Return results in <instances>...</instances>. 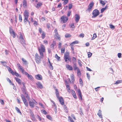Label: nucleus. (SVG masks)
Masks as SVG:
<instances>
[{"label":"nucleus","instance_id":"1","mask_svg":"<svg viewBox=\"0 0 122 122\" xmlns=\"http://www.w3.org/2000/svg\"><path fill=\"white\" fill-rule=\"evenodd\" d=\"M38 49L40 55V57L38 54L36 53L35 54V58L36 62L39 64L41 62V58H43V53L45 52V50L44 46L42 44L41 45L40 47H38Z\"/></svg>","mask_w":122,"mask_h":122},{"label":"nucleus","instance_id":"2","mask_svg":"<svg viewBox=\"0 0 122 122\" xmlns=\"http://www.w3.org/2000/svg\"><path fill=\"white\" fill-rule=\"evenodd\" d=\"M22 84L23 85V86L21 88L24 94L25 95L26 97L28 98V95L26 89V88L25 86V83L23 82Z\"/></svg>","mask_w":122,"mask_h":122},{"label":"nucleus","instance_id":"3","mask_svg":"<svg viewBox=\"0 0 122 122\" xmlns=\"http://www.w3.org/2000/svg\"><path fill=\"white\" fill-rule=\"evenodd\" d=\"M99 12L98 10L97 9H95L92 12V14L93 15L92 16V18H94L96 17L99 15Z\"/></svg>","mask_w":122,"mask_h":122},{"label":"nucleus","instance_id":"4","mask_svg":"<svg viewBox=\"0 0 122 122\" xmlns=\"http://www.w3.org/2000/svg\"><path fill=\"white\" fill-rule=\"evenodd\" d=\"M29 104L31 107L33 108L34 107L35 105H36L37 104V103L35 100L33 99L32 101H29Z\"/></svg>","mask_w":122,"mask_h":122},{"label":"nucleus","instance_id":"5","mask_svg":"<svg viewBox=\"0 0 122 122\" xmlns=\"http://www.w3.org/2000/svg\"><path fill=\"white\" fill-rule=\"evenodd\" d=\"M21 97L25 105L27 107H28V103L27 102L25 98L24 95L22 94L21 95Z\"/></svg>","mask_w":122,"mask_h":122},{"label":"nucleus","instance_id":"6","mask_svg":"<svg viewBox=\"0 0 122 122\" xmlns=\"http://www.w3.org/2000/svg\"><path fill=\"white\" fill-rule=\"evenodd\" d=\"M68 18L66 16H63L61 18V22L62 23L66 22L68 20Z\"/></svg>","mask_w":122,"mask_h":122},{"label":"nucleus","instance_id":"7","mask_svg":"<svg viewBox=\"0 0 122 122\" xmlns=\"http://www.w3.org/2000/svg\"><path fill=\"white\" fill-rule=\"evenodd\" d=\"M55 34L54 35V37L60 40V38L59 35L58 34L57 31V30L56 29L54 30Z\"/></svg>","mask_w":122,"mask_h":122},{"label":"nucleus","instance_id":"8","mask_svg":"<svg viewBox=\"0 0 122 122\" xmlns=\"http://www.w3.org/2000/svg\"><path fill=\"white\" fill-rule=\"evenodd\" d=\"M20 43L23 45H25V42L23 38V36L22 34H20Z\"/></svg>","mask_w":122,"mask_h":122},{"label":"nucleus","instance_id":"9","mask_svg":"<svg viewBox=\"0 0 122 122\" xmlns=\"http://www.w3.org/2000/svg\"><path fill=\"white\" fill-rule=\"evenodd\" d=\"M94 3L93 2H92L90 3L88 6V7L87 9V10L89 12L91 11L93 6Z\"/></svg>","mask_w":122,"mask_h":122},{"label":"nucleus","instance_id":"10","mask_svg":"<svg viewBox=\"0 0 122 122\" xmlns=\"http://www.w3.org/2000/svg\"><path fill=\"white\" fill-rule=\"evenodd\" d=\"M17 66L18 68L21 71L22 73L23 74H24L25 73V72H26L24 71V70L22 66H21L19 63H18L17 64Z\"/></svg>","mask_w":122,"mask_h":122},{"label":"nucleus","instance_id":"11","mask_svg":"<svg viewBox=\"0 0 122 122\" xmlns=\"http://www.w3.org/2000/svg\"><path fill=\"white\" fill-rule=\"evenodd\" d=\"M25 73L24 74L27 76L28 79L31 80H33V78L31 75L29 74L27 72H25Z\"/></svg>","mask_w":122,"mask_h":122},{"label":"nucleus","instance_id":"12","mask_svg":"<svg viewBox=\"0 0 122 122\" xmlns=\"http://www.w3.org/2000/svg\"><path fill=\"white\" fill-rule=\"evenodd\" d=\"M35 77L36 79L39 80H41L42 79V76L39 74L36 75L35 76Z\"/></svg>","mask_w":122,"mask_h":122},{"label":"nucleus","instance_id":"13","mask_svg":"<svg viewBox=\"0 0 122 122\" xmlns=\"http://www.w3.org/2000/svg\"><path fill=\"white\" fill-rule=\"evenodd\" d=\"M29 12L26 10H25L24 13V18H28L29 16Z\"/></svg>","mask_w":122,"mask_h":122},{"label":"nucleus","instance_id":"14","mask_svg":"<svg viewBox=\"0 0 122 122\" xmlns=\"http://www.w3.org/2000/svg\"><path fill=\"white\" fill-rule=\"evenodd\" d=\"M77 92L78 94V96L80 99L81 100H82V95L81 93V92L80 90L79 89L77 91Z\"/></svg>","mask_w":122,"mask_h":122},{"label":"nucleus","instance_id":"15","mask_svg":"<svg viewBox=\"0 0 122 122\" xmlns=\"http://www.w3.org/2000/svg\"><path fill=\"white\" fill-rule=\"evenodd\" d=\"M36 84L38 88L42 89L43 88V86L42 84L40 82H37L36 83Z\"/></svg>","mask_w":122,"mask_h":122},{"label":"nucleus","instance_id":"16","mask_svg":"<svg viewBox=\"0 0 122 122\" xmlns=\"http://www.w3.org/2000/svg\"><path fill=\"white\" fill-rule=\"evenodd\" d=\"M59 100V101L60 102V103L61 105H63L64 104V100L61 97H60L59 98H58Z\"/></svg>","mask_w":122,"mask_h":122},{"label":"nucleus","instance_id":"17","mask_svg":"<svg viewBox=\"0 0 122 122\" xmlns=\"http://www.w3.org/2000/svg\"><path fill=\"white\" fill-rule=\"evenodd\" d=\"M10 32L11 35L14 38H15V33L14 32L12 29H10Z\"/></svg>","mask_w":122,"mask_h":122},{"label":"nucleus","instance_id":"18","mask_svg":"<svg viewBox=\"0 0 122 122\" xmlns=\"http://www.w3.org/2000/svg\"><path fill=\"white\" fill-rule=\"evenodd\" d=\"M75 20L76 23H78L80 19V17L78 15L76 14V15L75 17Z\"/></svg>","mask_w":122,"mask_h":122},{"label":"nucleus","instance_id":"19","mask_svg":"<svg viewBox=\"0 0 122 122\" xmlns=\"http://www.w3.org/2000/svg\"><path fill=\"white\" fill-rule=\"evenodd\" d=\"M66 66L67 69L69 70H73L72 67L69 65L67 64Z\"/></svg>","mask_w":122,"mask_h":122},{"label":"nucleus","instance_id":"20","mask_svg":"<svg viewBox=\"0 0 122 122\" xmlns=\"http://www.w3.org/2000/svg\"><path fill=\"white\" fill-rule=\"evenodd\" d=\"M102 111L100 110H99L97 113V115L99 116L101 118H102V115L101 113Z\"/></svg>","mask_w":122,"mask_h":122},{"label":"nucleus","instance_id":"21","mask_svg":"<svg viewBox=\"0 0 122 122\" xmlns=\"http://www.w3.org/2000/svg\"><path fill=\"white\" fill-rule=\"evenodd\" d=\"M15 79L16 81L19 84H21V81L20 79L16 77H15Z\"/></svg>","mask_w":122,"mask_h":122},{"label":"nucleus","instance_id":"22","mask_svg":"<svg viewBox=\"0 0 122 122\" xmlns=\"http://www.w3.org/2000/svg\"><path fill=\"white\" fill-rule=\"evenodd\" d=\"M6 68L12 74H13L14 72L12 70V69L10 67L8 66H6Z\"/></svg>","mask_w":122,"mask_h":122},{"label":"nucleus","instance_id":"23","mask_svg":"<svg viewBox=\"0 0 122 122\" xmlns=\"http://www.w3.org/2000/svg\"><path fill=\"white\" fill-rule=\"evenodd\" d=\"M56 45V43L54 41H53V43L50 46V47L53 49L54 47V46Z\"/></svg>","mask_w":122,"mask_h":122},{"label":"nucleus","instance_id":"24","mask_svg":"<svg viewBox=\"0 0 122 122\" xmlns=\"http://www.w3.org/2000/svg\"><path fill=\"white\" fill-rule=\"evenodd\" d=\"M99 0L100 1V3L103 5H105L107 2V1L106 0L104 1H102V0Z\"/></svg>","mask_w":122,"mask_h":122},{"label":"nucleus","instance_id":"25","mask_svg":"<svg viewBox=\"0 0 122 122\" xmlns=\"http://www.w3.org/2000/svg\"><path fill=\"white\" fill-rule=\"evenodd\" d=\"M108 8V6L106 5L104 8H102L101 10V13H102L106 9H107Z\"/></svg>","mask_w":122,"mask_h":122},{"label":"nucleus","instance_id":"26","mask_svg":"<svg viewBox=\"0 0 122 122\" xmlns=\"http://www.w3.org/2000/svg\"><path fill=\"white\" fill-rule=\"evenodd\" d=\"M71 79H72L71 82H74L75 81L74 77V75L73 74H71Z\"/></svg>","mask_w":122,"mask_h":122},{"label":"nucleus","instance_id":"27","mask_svg":"<svg viewBox=\"0 0 122 122\" xmlns=\"http://www.w3.org/2000/svg\"><path fill=\"white\" fill-rule=\"evenodd\" d=\"M73 67L75 71H76V70H77L78 69H79V68L77 67L76 63H74V64Z\"/></svg>","mask_w":122,"mask_h":122},{"label":"nucleus","instance_id":"28","mask_svg":"<svg viewBox=\"0 0 122 122\" xmlns=\"http://www.w3.org/2000/svg\"><path fill=\"white\" fill-rule=\"evenodd\" d=\"M13 75H15L16 76L18 77H21V76L18 73H17L16 71H15L14 72V74H12Z\"/></svg>","mask_w":122,"mask_h":122},{"label":"nucleus","instance_id":"29","mask_svg":"<svg viewBox=\"0 0 122 122\" xmlns=\"http://www.w3.org/2000/svg\"><path fill=\"white\" fill-rule=\"evenodd\" d=\"M78 43V41H74L71 43L70 44V45L71 46H72L75 44H77Z\"/></svg>","mask_w":122,"mask_h":122},{"label":"nucleus","instance_id":"30","mask_svg":"<svg viewBox=\"0 0 122 122\" xmlns=\"http://www.w3.org/2000/svg\"><path fill=\"white\" fill-rule=\"evenodd\" d=\"M69 56H64V60L66 62H67L68 61H69Z\"/></svg>","mask_w":122,"mask_h":122},{"label":"nucleus","instance_id":"31","mask_svg":"<svg viewBox=\"0 0 122 122\" xmlns=\"http://www.w3.org/2000/svg\"><path fill=\"white\" fill-rule=\"evenodd\" d=\"M23 6L24 7H25L27 6V3L26 0H23Z\"/></svg>","mask_w":122,"mask_h":122},{"label":"nucleus","instance_id":"32","mask_svg":"<svg viewBox=\"0 0 122 122\" xmlns=\"http://www.w3.org/2000/svg\"><path fill=\"white\" fill-rule=\"evenodd\" d=\"M56 96L58 98L60 97L59 96V93L57 89H56Z\"/></svg>","mask_w":122,"mask_h":122},{"label":"nucleus","instance_id":"33","mask_svg":"<svg viewBox=\"0 0 122 122\" xmlns=\"http://www.w3.org/2000/svg\"><path fill=\"white\" fill-rule=\"evenodd\" d=\"M42 5V3L40 2H39L37 4L36 7L37 8H38L40 7Z\"/></svg>","mask_w":122,"mask_h":122},{"label":"nucleus","instance_id":"34","mask_svg":"<svg viewBox=\"0 0 122 122\" xmlns=\"http://www.w3.org/2000/svg\"><path fill=\"white\" fill-rule=\"evenodd\" d=\"M65 82L66 83V85L67 89V90H69V89H70V88L69 85H68L67 82L66 81H65Z\"/></svg>","mask_w":122,"mask_h":122},{"label":"nucleus","instance_id":"35","mask_svg":"<svg viewBox=\"0 0 122 122\" xmlns=\"http://www.w3.org/2000/svg\"><path fill=\"white\" fill-rule=\"evenodd\" d=\"M30 113L31 114V116L33 117L34 118V115L33 114V112L30 109L29 110Z\"/></svg>","mask_w":122,"mask_h":122},{"label":"nucleus","instance_id":"36","mask_svg":"<svg viewBox=\"0 0 122 122\" xmlns=\"http://www.w3.org/2000/svg\"><path fill=\"white\" fill-rule=\"evenodd\" d=\"M45 36L46 34L43 31L41 34V36L42 38L43 39H44L45 37Z\"/></svg>","mask_w":122,"mask_h":122},{"label":"nucleus","instance_id":"37","mask_svg":"<svg viewBox=\"0 0 122 122\" xmlns=\"http://www.w3.org/2000/svg\"><path fill=\"white\" fill-rule=\"evenodd\" d=\"M19 21L21 22L22 20V16L21 15L19 14Z\"/></svg>","mask_w":122,"mask_h":122},{"label":"nucleus","instance_id":"38","mask_svg":"<svg viewBox=\"0 0 122 122\" xmlns=\"http://www.w3.org/2000/svg\"><path fill=\"white\" fill-rule=\"evenodd\" d=\"M72 61L73 64H74V63H76L75 62L76 61V58L75 57H72Z\"/></svg>","mask_w":122,"mask_h":122},{"label":"nucleus","instance_id":"39","mask_svg":"<svg viewBox=\"0 0 122 122\" xmlns=\"http://www.w3.org/2000/svg\"><path fill=\"white\" fill-rule=\"evenodd\" d=\"M41 111L42 113L44 114H47V112L44 109H42Z\"/></svg>","mask_w":122,"mask_h":122},{"label":"nucleus","instance_id":"40","mask_svg":"<svg viewBox=\"0 0 122 122\" xmlns=\"http://www.w3.org/2000/svg\"><path fill=\"white\" fill-rule=\"evenodd\" d=\"M15 109L18 112L21 114V112H20V110L17 107H15Z\"/></svg>","mask_w":122,"mask_h":122},{"label":"nucleus","instance_id":"41","mask_svg":"<svg viewBox=\"0 0 122 122\" xmlns=\"http://www.w3.org/2000/svg\"><path fill=\"white\" fill-rule=\"evenodd\" d=\"M97 35L96 34L94 33L93 34V36L92 38V40L94 39L97 37Z\"/></svg>","mask_w":122,"mask_h":122},{"label":"nucleus","instance_id":"42","mask_svg":"<svg viewBox=\"0 0 122 122\" xmlns=\"http://www.w3.org/2000/svg\"><path fill=\"white\" fill-rule=\"evenodd\" d=\"M122 82V81L121 80H118L117 81L115 84H118L120 83H121Z\"/></svg>","mask_w":122,"mask_h":122},{"label":"nucleus","instance_id":"43","mask_svg":"<svg viewBox=\"0 0 122 122\" xmlns=\"http://www.w3.org/2000/svg\"><path fill=\"white\" fill-rule=\"evenodd\" d=\"M77 71V74L78 76H80L81 75V73L80 70L78 69Z\"/></svg>","mask_w":122,"mask_h":122},{"label":"nucleus","instance_id":"44","mask_svg":"<svg viewBox=\"0 0 122 122\" xmlns=\"http://www.w3.org/2000/svg\"><path fill=\"white\" fill-rule=\"evenodd\" d=\"M78 62L79 65L81 66H82V62L81 61L79 60H78Z\"/></svg>","mask_w":122,"mask_h":122},{"label":"nucleus","instance_id":"45","mask_svg":"<svg viewBox=\"0 0 122 122\" xmlns=\"http://www.w3.org/2000/svg\"><path fill=\"white\" fill-rule=\"evenodd\" d=\"M55 57L58 61L60 60V57L58 56L57 54L55 55Z\"/></svg>","mask_w":122,"mask_h":122},{"label":"nucleus","instance_id":"46","mask_svg":"<svg viewBox=\"0 0 122 122\" xmlns=\"http://www.w3.org/2000/svg\"><path fill=\"white\" fill-rule=\"evenodd\" d=\"M28 18H25L24 20V22L25 24L28 21Z\"/></svg>","mask_w":122,"mask_h":122},{"label":"nucleus","instance_id":"47","mask_svg":"<svg viewBox=\"0 0 122 122\" xmlns=\"http://www.w3.org/2000/svg\"><path fill=\"white\" fill-rule=\"evenodd\" d=\"M22 60L23 62L25 64H27V61L24 58H22Z\"/></svg>","mask_w":122,"mask_h":122},{"label":"nucleus","instance_id":"48","mask_svg":"<svg viewBox=\"0 0 122 122\" xmlns=\"http://www.w3.org/2000/svg\"><path fill=\"white\" fill-rule=\"evenodd\" d=\"M65 51V48H63L61 49V53L62 54L64 53Z\"/></svg>","mask_w":122,"mask_h":122},{"label":"nucleus","instance_id":"49","mask_svg":"<svg viewBox=\"0 0 122 122\" xmlns=\"http://www.w3.org/2000/svg\"><path fill=\"white\" fill-rule=\"evenodd\" d=\"M54 110L55 111L56 114L57 113V109H56V105H54Z\"/></svg>","mask_w":122,"mask_h":122},{"label":"nucleus","instance_id":"50","mask_svg":"<svg viewBox=\"0 0 122 122\" xmlns=\"http://www.w3.org/2000/svg\"><path fill=\"white\" fill-rule=\"evenodd\" d=\"M72 6V4H69L68 5V8L69 9H71Z\"/></svg>","mask_w":122,"mask_h":122},{"label":"nucleus","instance_id":"51","mask_svg":"<svg viewBox=\"0 0 122 122\" xmlns=\"http://www.w3.org/2000/svg\"><path fill=\"white\" fill-rule=\"evenodd\" d=\"M64 56H69V53L67 51L66 52Z\"/></svg>","mask_w":122,"mask_h":122},{"label":"nucleus","instance_id":"52","mask_svg":"<svg viewBox=\"0 0 122 122\" xmlns=\"http://www.w3.org/2000/svg\"><path fill=\"white\" fill-rule=\"evenodd\" d=\"M49 67L50 69L52 70H53V68L51 63V64H49Z\"/></svg>","mask_w":122,"mask_h":122},{"label":"nucleus","instance_id":"53","mask_svg":"<svg viewBox=\"0 0 122 122\" xmlns=\"http://www.w3.org/2000/svg\"><path fill=\"white\" fill-rule=\"evenodd\" d=\"M71 28H72V29H74L75 27L74 23H72L71 25Z\"/></svg>","mask_w":122,"mask_h":122},{"label":"nucleus","instance_id":"54","mask_svg":"<svg viewBox=\"0 0 122 122\" xmlns=\"http://www.w3.org/2000/svg\"><path fill=\"white\" fill-rule=\"evenodd\" d=\"M47 118L48 119H49L50 120H51L52 119V118L51 117V116L49 115H47L46 116Z\"/></svg>","mask_w":122,"mask_h":122},{"label":"nucleus","instance_id":"55","mask_svg":"<svg viewBox=\"0 0 122 122\" xmlns=\"http://www.w3.org/2000/svg\"><path fill=\"white\" fill-rule=\"evenodd\" d=\"M92 54L90 52H89L88 53V57H90L92 55Z\"/></svg>","mask_w":122,"mask_h":122},{"label":"nucleus","instance_id":"56","mask_svg":"<svg viewBox=\"0 0 122 122\" xmlns=\"http://www.w3.org/2000/svg\"><path fill=\"white\" fill-rule=\"evenodd\" d=\"M68 119L70 121V122H74V121L70 116L68 117Z\"/></svg>","mask_w":122,"mask_h":122},{"label":"nucleus","instance_id":"57","mask_svg":"<svg viewBox=\"0 0 122 122\" xmlns=\"http://www.w3.org/2000/svg\"><path fill=\"white\" fill-rule=\"evenodd\" d=\"M71 36V35L69 34H66L65 35V37L66 38L70 37Z\"/></svg>","mask_w":122,"mask_h":122},{"label":"nucleus","instance_id":"58","mask_svg":"<svg viewBox=\"0 0 122 122\" xmlns=\"http://www.w3.org/2000/svg\"><path fill=\"white\" fill-rule=\"evenodd\" d=\"M7 81L9 82V83H11V84L12 85H13L14 86V84L13 83H11V82L9 78H7Z\"/></svg>","mask_w":122,"mask_h":122},{"label":"nucleus","instance_id":"59","mask_svg":"<svg viewBox=\"0 0 122 122\" xmlns=\"http://www.w3.org/2000/svg\"><path fill=\"white\" fill-rule=\"evenodd\" d=\"M109 26L110 28L112 29H114L115 28V26L112 25H110Z\"/></svg>","mask_w":122,"mask_h":122},{"label":"nucleus","instance_id":"60","mask_svg":"<svg viewBox=\"0 0 122 122\" xmlns=\"http://www.w3.org/2000/svg\"><path fill=\"white\" fill-rule=\"evenodd\" d=\"M61 43H59V44L58 48L59 49H60L61 48Z\"/></svg>","mask_w":122,"mask_h":122},{"label":"nucleus","instance_id":"61","mask_svg":"<svg viewBox=\"0 0 122 122\" xmlns=\"http://www.w3.org/2000/svg\"><path fill=\"white\" fill-rule=\"evenodd\" d=\"M68 2V0H65L63 2L64 4L66 5V4Z\"/></svg>","mask_w":122,"mask_h":122},{"label":"nucleus","instance_id":"62","mask_svg":"<svg viewBox=\"0 0 122 122\" xmlns=\"http://www.w3.org/2000/svg\"><path fill=\"white\" fill-rule=\"evenodd\" d=\"M86 75L87 77L89 80L90 78V75H89L88 73H86Z\"/></svg>","mask_w":122,"mask_h":122},{"label":"nucleus","instance_id":"63","mask_svg":"<svg viewBox=\"0 0 122 122\" xmlns=\"http://www.w3.org/2000/svg\"><path fill=\"white\" fill-rule=\"evenodd\" d=\"M71 12L70 11H69L67 13V15L68 16H69L70 15Z\"/></svg>","mask_w":122,"mask_h":122},{"label":"nucleus","instance_id":"64","mask_svg":"<svg viewBox=\"0 0 122 122\" xmlns=\"http://www.w3.org/2000/svg\"><path fill=\"white\" fill-rule=\"evenodd\" d=\"M80 37H82V38L84 37V34H81L79 36Z\"/></svg>","mask_w":122,"mask_h":122}]
</instances>
